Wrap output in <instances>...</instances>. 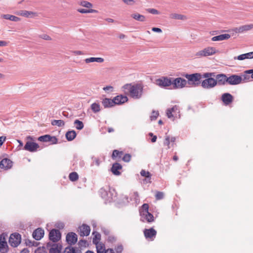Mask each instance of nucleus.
Segmentation results:
<instances>
[{
    "label": "nucleus",
    "instance_id": "f257e3e1",
    "mask_svg": "<svg viewBox=\"0 0 253 253\" xmlns=\"http://www.w3.org/2000/svg\"><path fill=\"white\" fill-rule=\"evenodd\" d=\"M124 92L126 94L135 99H140L142 95L143 86L139 84H127L123 86Z\"/></svg>",
    "mask_w": 253,
    "mask_h": 253
},
{
    "label": "nucleus",
    "instance_id": "f8f14e48",
    "mask_svg": "<svg viewBox=\"0 0 253 253\" xmlns=\"http://www.w3.org/2000/svg\"><path fill=\"white\" fill-rule=\"evenodd\" d=\"M39 148V145L38 143L28 141L25 144L23 149L34 152H36Z\"/></svg>",
    "mask_w": 253,
    "mask_h": 253
},
{
    "label": "nucleus",
    "instance_id": "680f3d73",
    "mask_svg": "<svg viewBox=\"0 0 253 253\" xmlns=\"http://www.w3.org/2000/svg\"><path fill=\"white\" fill-rule=\"evenodd\" d=\"M41 38L44 40H47V41H49V40H51V38L49 36L45 35V34L41 35Z\"/></svg>",
    "mask_w": 253,
    "mask_h": 253
},
{
    "label": "nucleus",
    "instance_id": "cd10ccee",
    "mask_svg": "<svg viewBox=\"0 0 253 253\" xmlns=\"http://www.w3.org/2000/svg\"><path fill=\"white\" fill-rule=\"evenodd\" d=\"M253 58V51L248 52L247 53L241 54L237 56V58H235V59H237L239 60H243L245 59H252Z\"/></svg>",
    "mask_w": 253,
    "mask_h": 253
},
{
    "label": "nucleus",
    "instance_id": "37998d69",
    "mask_svg": "<svg viewBox=\"0 0 253 253\" xmlns=\"http://www.w3.org/2000/svg\"><path fill=\"white\" fill-rule=\"evenodd\" d=\"M69 179L72 181H76L79 178L78 174L76 172H72L69 174Z\"/></svg>",
    "mask_w": 253,
    "mask_h": 253
},
{
    "label": "nucleus",
    "instance_id": "e433bc0d",
    "mask_svg": "<svg viewBox=\"0 0 253 253\" xmlns=\"http://www.w3.org/2000/svg\"><path fill=\"white\" fill-rule=\"evenodd\" d=\"M131 17L136 20H137L138 21L143 22L145 20V17L144 15L138 13L132 14Z\"/></svg>",
    "mask_w": 253,
    "mask_h": 253
},
{
    "label": "nucleus",
    "instance_id": "a18cd8bd",
    "mask_svg": "<svg viewBox=\"0 0 253 253\" xmlns=\"http://www.w3.org/2000/svg\"><path fill=\"white\" fill-rule=\"evenodd\" d=\"M49 137H50V135L45 134V135L40 136L38 139L39 141H40L41 142H47L49 141V139L50 138Z\"/></svg>",
    "mask_w": 253,
    "mask_h": 253
},
{
    "label": "nucleus",
    "instance_id": "473e14b6",
    "mask_svg": "<svg viewBox=\"0 0 253 253\" xmlns=\"http://www.w3.org/2000/svg\"><path fill=\"white\" fill-rule=\"evenodd\" d=\"M64 253H81V252L78 249L68 247L65 248Z\"/></svg>",
    "mask_w": 253,
    "mask_h": 253
},
{
    "label": "nucleus",
    "instance_id": "69168bd1",
    "mask_svg": "<svg viewBox=\"0 0 253 253\" xmlns=\"http://www.w3.org/2000/svg\"><path fill=\"white\" fill-rule=\"evenodd\" d=\"M246 73L248 74H251V77L253 79V69H251L246 71Z\"/></svg>",
    "mask_w": 253,
    "mask_h": 253
},
{
    "label": "nucleus",
    "instance_id": "c03bdc74",
    "mask_svg": "<svg viewBox=\"0 0 253 253\" xmlns=\"http://www.w3.org/2000/svg\"><path fill=\"white\" fill-rule=\"evenodd\" d=\"M123 155V152L119 151L117 150H115L113 151L112 153V158L114 159L115 158L117 157H119V158H121L122 155Z\"/></svg>",
    "mask_w": 253,
    "mask_h": 253
},
{
    "label": "nucleus",
    "instance_id": "8fccbe9b",
    "mask_svg": "<svg viewBox=\"0 0 253 253\" xmlns=\"http://www.w3.org/2000/svg\"><path fill=\"white\" fill-rule=\"evenodd\" d=\"M159 114L158 111H153L150 116V119L151 121L155 120L158 117Z\"/></svg>",
    "mask_w": 253,
    "mask_h": 253
},
{
    "label": "nucleus",
    "instance_id": "f3484780",
    "mask_svg": "<svg viewBox=\"0 0 253 253\" xmlns=\"http://www.w3.org/2000/svg\"><path fill=\"white\" fill-rule=\"evenodd\" d=\"M66 241L70 245H74L77 242V235L74 232H70L66 236Z\"/></svg>",
    "mask_w": 253,
    "mask_h": 253
},
{
    "label": "nucleus",
    "instance_id": "0e129e2a",
    "mask_svg": "<svg viewBox=\"0 0 253 253\" xmlns=\"http://www.w3.org/2000/svg\"><path fill=\"white\" fill-rule=\"evenodd\" d=\"M6 139V137L4 136H0V147L2 146L4 142Z\"/></svg>",
    "mask_w": 253,
    "mask_h": 253
},
{
    "label": "nucleus",
    "instance_id": "58836bf2",
    "mask_svg": "<svg viewBox=\"0 0 253 253\" xmlns=\"http://www.w3.org/2000/svg\"><path fill=\"white\" fill-rule=\"evenodd\" d=\"M51 125L52 126H57L59 127H62L64 126L65 122L62 120H54L51 121Z\"/></svg>",
    "mask_w": 253,
    "mask_h": 253
},
{
    "label": "nucleus",
    "instance_id": "f704fd0d",
    "mask_svg": "<svg viewBox=\"0 0 253 253\" xmlns=\"http://www.w3.org/2000/svg\"><path fill=\"white\" fill-rule=\"evenodd\" d=\"M90 108L94 113L99 112L101 110L100 104L95 102L91 105Z\"/></svg>",
    "mask_w": 253,
    "mask_h": 253
},
{
    "label": "nucleus",
    "instance_id": "39448f33",
    "mask_svg": "<svg viewBox=\"0 0 253 253\" xmlns=\"http://www.w3.org/2000/svg\"><path fill=\"white\" fill-rule=\"evenodd\" d=\"M172 78L162 77L156 80V84L161 87H167L172 85Z\"/></svg>",
    "mask_w": 253,
    "mask_h": 253
},
{
    "label": "nucleus",
    "instance_id": "b1692460",
    "mask_svg": "<svg viewBox=\"0 0 253 253\" xmlns=\"http://www.w3.org/2000/svg\"><path fill=\"white\" fill-rule=\"evenodd\" d=\"M114 105H120L126 102L128 100V98L126 96L122 95H118L114 98Z\"/></svg>",
    "mask_w": 253,
    "mask_h": 253
},
{
    "label": "nucleus",
    "instance_id": "774afa93",
    "mask_svg": "<svg viewBox=\"0 0 253 253\" xmlns=\"http://www.w3.org/2000/svg\"><path fill=\"white\" fill-rule=\"evenodd\" d=\"M20 253H29V251L28 250V249L24 248L21 251Z\"/></svg>",
    "mask_w": 253,
    "mask_h": 253
},
{
    "label": "nucleus",
    "instance_id": "a19ab883",
    "mask_svg": "<svg viewBox=\"0 0 253 253\" xmlns=\"http://www.w3.org/2000/svg\"><path fill=\"white\" fill-rule=\"evenodd\" d=\"M78 12L81 13H97L98 11L93 9H83L80 8L77 10Z\"/></svg>",
    "mask_w": 253,
    "mask_h": 253
},
{
    "label": "nucleus",
    "instance_id": "6ab92c4d",
    "mask_svg": "<svg viewBox=\"0 0 253 253\" xmlns=\"http://www.w3.org/2000/svg\"><path fill=\"white\" fill-rule=\"evenodd\" d=\"M12 166V162L7 158L2 159L0 162V168L5 169H10Z\"/></svg>",
    "mask_w": 253,
    "mask_h": 253
},
{
    "label": "nucleus",
    "instance_id": "338daca9",
    "mask_svg": "<svg viewBox=\"0 0 253 253\" xmlns=\"http://www.w3.org/2000/svg\"><path fill=\"white\" fill-rule=\"evenodd\" d=\"M210 73L208 72V73H204L202 76L203 78L209 79V78H210Z\"/></svg>",
    "mask_w": 253,
    "mask_h": 253
},
{
    "label": "nucleus",
    "instance_id": "a878e982",
    "mask_svg": "<svg viewBox=\"0 0 253 253\" xmlns=\"http://www.w3.org/2000/svg\"><path fill=\"white\" fill-rule=\"evenodd\" d=\"M122 168V166L121 164L116 163L114 164L111 168V171L112 173L116 175H119L121 174V172L119 171V170L121 169Z\"/></svg>",
    "mask_w": 253,
    "mask_h": 253
},
{
    "label": "nucleus",
    "instance_id": "052dcab7",
    "mask_svg": "<svg viewBox=\"0 0 253 253\" xmlns=\"http://www.w3.org/2000/svg\"><path fill=\"white\" fill-rule=\"evenodd\" d=\"M27 244L30 247L37 246V243L35 241L32 242L30 240L28 241V242H27Z\"/></svg>",
    "mask_w": 253,
    "mask_h": 253
},
{
    "label": "nucleus",
    "instance_id": "2f4dec72",
    "mask_svg": "<svg viewBox=\"0 0 253 253\" xmlns=\"http://www.w3.org/2000/svg\"><path fill=\"white\" fill-rule=\"evenodd\" d=\"M2 17L5 19L9 20L14 22H17L20 20V18L10 14H4Z\"/></svg>",
    "mask_w": 253,
    "mask_h": 253
},
{
    "label": "nucleus",
    "instance_id": "49530a36",
    "mask_svg": "<svg viewBox=\"0 0 253 253\" xmlns=\"http://www.w3.org/2000/svg\"><path fill=\"white\" fill-rule=\"evenodd\" d=\"M80 5L86 8H90L92 7V4L91 3L85 0L82 1L80 3Z\"/></svg>",
    "mask_w": 253,
    "mask_h": 253
},
{
    "label": "nucleus",
    "instance_id": "5701e85b",
    "mask_svg": "<svg viewBox=\"0 0 253 253\" xmlns=\"http://www.w3.org/2000/svg\"><path fill=\"white\" fill-rule=\"evenodd\" d=\"M141 216L140 220L143 222L147 221L148 222H151L154 221V216L150 212L146 213H142L140 214Z\"/></svg>",
    "mask_w": 253,
    "mask_h": 253
},
{
    "label": "nucleus",
    "instance_id": "0eeeda50",
    "mask_svg": "<svg viewBox=\"0 0 253 253\" xmlns=\"http://www.w3.org/2000/svg\"><path fill=\"white\" fill-rule=\"evenodd\" d=\"M46 248L49 250V253H61L62 246L59 244L47 243Z\"/></svg>",
    "mask_w": 253,
    "mask_h": 253
},
{
    "label": "nucleus",
    "instance_id": "9b49d317",
    "mask_svg": "<svg viewBox=\"0 0 253 253\" xmlns=\"http://www.w3.org/2000/svg\"><path fill=\"white\" fill-rule=\"evenodd\" d=\"M242 82V77L237 75H232L228 77L227 84L230 85H237Z\"/></svg>",
    "mask_w": 253,
    "mask_h": 253
},
{
    "label": "nucleus",
    "instance_id": "7c9ffc66",
    "mask_svg": "<svg viewBox=\"0 0 253 253\" xmlns=\"http://www.w3.org/2000/svg\"><path fill=\"white\" fill-rule=\"evenodd\" d=\"M77 134L75 130L68 131L66 133V138L68 141L73 140L76 136Z\"/></svg>",
    "mask_w": 253,
    "mask_h": 253
},
{
    "label": "nucleus",
    "instance_id": "de8ad7c7",
    "mask_svg": "<svg viewBox=\"0 0 253 253\" xmlns=\"http://www.w3.org/2000/svg\"><path fill=\"white\" fill-rule=\"evenodd\" d=\"M250 74H248L245 72L244 75H242L241 77H242V81L244 82H247L250 81V78L251 77L249 75Z\"/></svg>",
    "mask_w": 253,
    "mask_h": 253
},
{
    "label": "nucleus",
    "instance_id": "6e6552de",
    "mask_svg": "<svg viewBox=\"0 0 253 253\" xmlns=\"http://www.w3.org/2000/svg\"><path fill=\"white\" fill-rule=\"evenodd\" d=\"M215 79L213 78H209L203 80L201 83V86L205 89H211L216 86Z\"/></svg>",
    "mask_w": 253,
    "mask_h": 253
},
{
    "label": "nucleus",
    "instance_id": "13d9d810",
    "mask_svg": "<svg viewBox=\"0 0 253 253\" xmlns=\"http://www.w3.org/2000/svg\"><path fill=\"white\" fill-rule=\"evenodd\" d=\"M169 144H170L169 137V136H167L166 137L165 141L164 142V144L165 145L168 146V148H169Z\"/></svg>",
    "mask_w": 253,
    "mask_h": 253
},
{
    "label": "nucleus",
    "instance_id": "ea45409f",
    "mask_svg": "<svg viewBox=\"0 0 253 253\" xmlns=\"http://www.w3.org/2000/svg\"><path fill=\"white\" fill-rule=\"evenodd\" d=\"M74 124L75 125V127L76 128V129H77L78 130H81L84 127V125L83 123L79 120H76L74 121Z\"/></svg>",
    "mask_w": 253,
    "mask_h": 253
},
{
    "label": "nucleus",
    "instance_id": "4d7b16f0",
    "mask_svg": "<svg viewBox=\"0 0 253 253\" xmlns=\"http://www.w3.org/2000/svg\"><path fill=\"white\" fill-rule=\"evenodd\" d=\"M115 251L117 253H121L123 251V247L122 245H118L115 248Z\"/></svg>",
    "mask_w": 253,
    "mask_h": 253
},
{
    "label": "nucleus",
    "instance_id": "dca6fc26",
    "mask_svg": "<svg viewBox=\"0 0 253 253\" xmlns=\"http://www.w3.org/2000/svg\"><path fill=\"white\" fill-rule=\"evenodd\" d=\"M221 99L226 106L229 105L233 101V96L229 93H224L222 94Z\"/></svg>",
    "mask_w": 253,
    "mask_h": 253
},
{
    "label": "nucleus",
    "instance_id": "393cba45",
    "mask_svg": "<svg viewBox=\"0 0 253 253\" xmlns=\"http://www.w3.org/2000/svg\"><path fill=\"white\" fill-rule=\"evenodd\" d=\"M231 37V36L228 34H221L218 36L213 37L211 38L212 41H221L225 40H228Z\"/></svg>",
    "mask_w": 253,
    "mask_h": 253
},
{
    "label": "nucleus",
    "instance_id": "a211bd4d",
    "mask_svg": "<svg viewBox=\"0 0 253 253\" xmlns=\"http://www.w3.org/2000/svg\"><path fill=\"white\" fill-rule=\"evenodd\" d=\"M79 234L81 236H87L89 235L90 231V227L86 224H83L79 228Z\"/></svg>",
    "mask_w": 253,
    "mask_h": 253
},
{
    "label": "nucleus",
    "instance_id": "1a4fd4ad",
    "mask_svg": "<svg viewBox=\"0 0 253 253\" xmlns=\"http://www.w3.org/2000/svg\"><path fill=\"white\" fill-rule=\"evenodd\" d=\"M61 234L58 229H53L49 233V239L53 242H57L60 240Z\"/></svg>",
    "mask_w": 253,
    "mask_h": 253
},
{
    "label": "nucleus",
    "instance_id": "4468645a",
    "mask_svg": "<svg viewBox=\"0 0 253 253\" xmlns=\"http://www.w3.org/2000/svg\"><path fill=\"white\" fill-rule=\"evenodd\" d=\"M176 113H179V107L177 105H174L171 108H168L166 111V114L168 118H173V120L176 117Z\"/></svg>",
    "mask_w": 253,
    "mask_h": 253
},
{
    "label": "nucleus",
    "instance_id": "c85d7f7f",
    "mask_svg": "<svg viewBox=\"0 0 253 253\" xmlns=\"http://www.w3.org/2000/svg\"><path fill=\"white\" fill-rule=\"evenodd\" d=\"M86 63L96 62L98 63H102L104 62V59L101 57H90L86 58L84 60Z\"/></svg>",
    "mask_w": 253,
    "mask_h": 253
},
{
    "label": "nucleus",
    "instance_id": "09e8293b",
    "mask_svg": "<svg viewBox=\"0 0 253 253\" xmlns=\"http://www.w3.org/2000/svg\"><path fill=\"white\" fill-rule=\"evenodd\" d=\"M49 137L48 142H50V144H56L58 143V139L56 136L50 135Z\"/></svg>",
    "mask_w": 253,
    "mask_h": 253
},
{
    "label": "nucleus",
    "instance_id": "ddd939ff",
    "mask_svg": "<svg viewBox=\"0 0 253 253\" xmlns=\"http://www.w3.org/2000/svg\"><path fill=\"white\" fill-rule=\"evenodd\" d=\"M143 233L146 239H149L151 241H153L156 237L157 231L153 228L150 229H145Z\"/></svg>",
    "mask_w": 253,
    "mask_h": 253
},
{
    "label": "nucleus",
    "instance_id": "bf43d9fd",
    "mask_svg": "<svg viewBox=\"0 0 253 253\" xmlns=\"http://www.w3.org/2000/svg\"><path fill=\"white\" fill-rule=\"evenodd\" d=\"M103 89L105 91H109L112 92L113 90V87L112 86H106L105 87H104Z\"/></svg>",
    "mask_w": 253,
    "mask_h": 253
},
{
    "label": "nucleus",
    "instance_id": "f03ea898",
    "mask_svg": "<svg viewBox=\"0 0 253 253\" xmlns=\"http://www.w3.org/2000/svg\"><path fill=\"white\" fill-rule=\"evenodd\" d=\"M216 52L217 50L214 47L209 46L198 51L196 53L195 55L199 58L202 57H207L213 55L216 53Z\"/></svg>",
    "mask_w": 253,
    "mask_h": 253
},
{
    "label": "nucleus",
    "instance_id": "c9c22d12",
    "mask_svg": "<svg viewBox=\"0 0 253 253\" xmlns=\"http://www.w3.org/2000/svg\"><path fill=\"white\" fill-rule=\"evenodd\" d=\"M97 253H106V250L105 248V246L103 244H97L96 246Z\"/></svg>",
    "mask_w": 253,
    "mask_h": 253
},
{
    "label": "nucleus",
    "instance_id": "5fc2aeb1",
    "mask_svg": "<svg viewBox=\"0 0 253 253\" xmlns=\"http://www.w3.org/2000/svg\"><path fill=\"white\" fill-rule=\"evenodd\" d=\"M125 4L128 5H132L134 4V0H122Z\"/></svg>",
    "mask_w": 253,
    "mask_h": 253
},
{
    "label": "nucleus",
    "instance_id": "bb28decb",
    "mask_svg": "<svg viewBox=\"0 0 253 253\" xmlns=\"http://www.w3.org/2000/svg\"><path fill=\"white\" fill-rule=\"evenodd\" d=\"M102 104L104 107V108L112 107L115 105L113 99L107 98H104L102 100Z\"/></svg>",
    "mask_w": 253,
    "mask_h": 253
},
{
    "label": "nucleus",
    "instance_id": "3c124183",
    "mask_svg": "<svg viewBox=\"0 0 253 253\" xmlns=\"http://www.w3.org/2000/svg\"><path fill=\"white\" fill-rule=\"evenodd\" d=\"M140 174L141 176L145 177L146 178H150L151 175L149 171H145L144 169L141 170V171H140Z\"/></svg>",
    "mask_w": 253,
    "mask_h": 253
},
{
    "label": "nucleus",
    "instance_id": "4c0bfd02",
    "mask_svg": "<svg viewBox=\"0 0 253 253\" xmlns=\"http://www.w3.org/2000/svg\"><path fill=\"white\" fill-rule=\"evenodd\" d=\"M170 17L172 19H177V20H185L186 19V16L185 15L177 14V13H172L170 14Z\"/></svg>",
    "mask_w": 253,
    "mask_h": 253
},
{
    "label": "nucleus",
    "instance_id": "79ce46f5",
    "mask_svg": "<svg viewBox=\"0 0 253 253\" xmlns=\"http://www.w3.org/2000/svg\"><path fill=\"white\" fill-rule=\"evenodd\" d=\"M149 210V205L147 204H144L142 207L141 209L140 210V214L143 213H146L149 212L148 211Z\"/></svg>",
    "mask_w": 253,
    "mask_h": 253
},
{
    "label": "nucleus",
    "instance_id": "6e6d98bb",
    "mask_svg": "<svg viewBox=\"0 0 253 253\" xmlns=\"http://www.w3.org/2000/svg\"><path fill=\"white\" fill-rule=\"evenodd\" d=\"M147 11L153 14H159V12L156 9L154 8H148Z\"/></svg>",
    "mask_w": 253,
    "mask_h": 253
},
{
    "label": "nucleus",
    "instance_id": "9d476101",
    "mask_svg": "<svg viewBox=\"0 0 253 253\" xmlns=\"http://www.w3.org/2000/svg\"><path fill=\"white\" fill-rule=\"evenodd\" d=\"M228 77L224 74H217L215 76V84L216 85H224L227 84Z\"/></svg>",
    "mask_w": 253,
    "mask_h": 253
},
{
    "label": "nucleus",
    "instance_id": "20e7f679",
    "mask_svg": "<svg viewBox=\"0 0 253 253\" xmlns=\"http://www.w3.org/2000/svg\"><path fill=\"white\" fill-rule=\"evenodd\" d=\"M21 241V235L18 233L11 234L9 239V243L13 247H17L20 244Z\"/></svg>",
    "mask_w": 253,
    "mask_h": 253
},
{
    "label": "nucleus",
    "instance_id": "e2e57ef3",
    "mask_svg": "<svg viewBox=\"0 0 253 253\" xmlns=\"http://www.w3.org/2000/svg\"><path fill=\"white\" fill-rule=\"evenodd\" d=\"M152 31L157 33H161L162 32V30L159 28L153 27L152 29Z\"/></svg>",
    "mask_w": 253,
    "mask_h": 253
},
{
    "label": "nucleus",
    "instance_id": "7ed1b4c3",
    "mask_svg": "<svg viewBox=\"0 0 253 253\" xmlns=\"http://www.w3.org/2000/svg\"><path fill=\"white\" fill-rule=\"evenodd\" d=\"M184 76L188 80L189 84L198 85L200 84V80L202 78V75L200 73H194L192 74H185Z\"/></svg>",
    "mask_w": 253,
    "mask_h": 253
},
{
    "label": "nucleus",
    "instance_id": "72a5a7b5",
    "mask_svg": "<svg viewBox=\"0 0 253 253\" xmlns=\"http://www.w3.org/2000/svg\"><path fill=\"white\" fill-rule=\"evenodd\" d=\"M93 235H94L92 241L93 243L95 244L96 246H97V244H99L98 242L100 240L101 235L99 233L94 231L93 232Z\"/></svg>",
    "mask_w": 253,
    "mask_h": 253
},
{
    "label": "nucleus",
    "instance_id": "2eb2a0df",
    "mask_svg": "<svg viewBox=\"0 0 253 253\" xmlns=\"http://www.w3.org/2000/svg\"><path fill=\"white\" fill-rule=\"evenodd\" d=\"M99 192L102 198L107 202H111L113 200L111 191L108 192L104 188H102L100 189Z\"/></svg>",
    "mask_w": 253,
    "mask_h": 253
},
{
    "label": "nucleus",
    "instance_id": "864d4df0",
    "mask_svg": "<svg viewBox=\"0 0 253 253\" xmlns=\"http://www.w3.org/2000/svg\"><path fill=\"white\" fill-rule=\"evenodd\" d=\"M164 198V193L162 192H157L156 194L157 200H161Z\"/></svg>",
    "mask_w": 253,
    "mask_h": 253
},
{
    "label": "nucleus",
    "instance_id": "603ef678",
    "mask_svg": "<svg viewBox=\"0 0 253 253\" xmlns=\"http://www.w3.org/2000/svg\"><path fill=\"white\" fill-rule=\"evenodd\" d=\"M131 159V155L129 154H126L123 157V160L125 162H129Z\"/></svg>",
    "mask_w": 253,
    "mask_h": 253
},
{
    "label": "nucleus",
    "instance_id": "aec40b11",
    "mask_svg": "<svg viewBox=\"0 0 253 253\" xmlns=\"http://www.w3.org/2000/svg\"><path fill=\"white\" fill-rule=\"evenodd\" d=\"M16 14L18 15L27 18L33 17L37 15V14L36 12L29 11L25 10H19L16 12Z\"/></svg>",
    "mask_w": 253,
    "mask_h": 253
},
{
    "label": "nucleus",
    "instance_id": "c756f323",
    "mask_svg": "<svg viewBox=\"0 0 253 253\" xmlns=\"http://www.w3.org/2000/svg\"><path fill=\"white\" fill-rule=\"evenodd\" d=\"M8 248L7 242L0 240V252L2 253H6L8 252Z\"/></svg>",
    "mask_w": 253,
    "mask_h": 253
},
{
    "label": "nucleus",
    "instance_id": "412c9836",
    "mask_svg": "<svg viewBox=\"0 0 253 253\" xmlns=\"http://www.w3.org/2000/svg\"><path fill=\"white\" fill-rule=\"evenodd\" d=\"M253 28V24L245 25L235 28L234 32L236 33H242L249 31Z\"/></svg>",
    "mask_w": 253,
    "mask_h": 253
},
{
    "label": "nucleus",
    "instance_id": "4be33fe9",
    "mask_svg": "<svg viewBox=\"0 0 253 253\" xmlns=\"http://www.w3.org/2000/svg\"><path fill=\"white\" fill-rule=\"evenodd\" d=\"M44 235V230L41 228L36 229L33 233V237L36 240H41Z\"/></svg>",
    "mask_w": 253,
    "mask_h": 253
},
{
    "label": "nucleus",
    "instance_id": "423d86ee",
    "mask_svg": "<svg viewBox=\"0 0 253 253\" xmlns=\"http://www.w3.org/2000/svg\"><path fill=\"white\" fill-rule=\"evenodd\" d=\"M187 81L186 80L179 77L175 79H172V85L173 88H182L186 85Z\"/></svg>",
    "mask_w": 253,
    "mask_h": 253
}]
</instances>
